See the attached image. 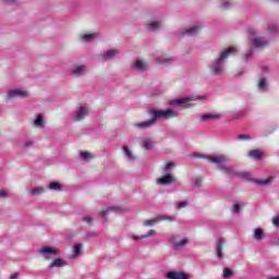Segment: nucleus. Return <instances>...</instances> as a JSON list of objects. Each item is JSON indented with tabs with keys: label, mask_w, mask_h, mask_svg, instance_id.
Wrapping results in <instances>:
<instances>
[{
	"label": "nucleus",
	"mask_w": 279,
	"mask_h": 279,
	"mask_svg": "<svg viewBox=\"0 0 279 279\" xmlns=\"http://www.w3.org/2000/svg\"><path fill=\"white\" fill-rule=\"evenodd\" d=\"M143 147L144 149H151L154 147V142H151L149 138H146L143 141Z\"/></svg>",
	"instance_id": "obj_29"
},
{
	"label": "nucleus",
	"mask_w": 279,
	"mask_h": 279,
	"mask_svg": "<svg viewBox=\"0 0 279 279\" xmlns=\"http://www.w3.org/2000/svg\"><path fill=\"white\" fill-rule=\"evenodd\" d=\"M80 39L82 40V43H90V40L95 39V34L80 35Z\"/></svg>",
	"instance_id": "obj_20"
},
{
	"label": "nucleus",
	"mask_w": 279,
	"mask_h": 279,
	"mask_svg": "<svg viewBox=\"0 0 279 279\" xmlns=\"http://www.w3.org/2000/svg\"><path fill=\"white\" fill-rule=\"evenodd\" d=\"M230 5H231L230 2H225V3L222 4V10H229V9H230Z\"/></svg>",
	"instance_id": "obj_44"
},
{
	"label": "nucleus",
	"mask_w": 279,
	"mask_h": 279,
	"mask_svg": "<svg viewBox=\"0 0 279 279\" xmlns=\"http://www.w3.org/2000/svg\"><path fill=\"white\" fill-rule=\"evenodd\" d=\"M0 197H8V192L5 191H0Z\"/></svg>",
	"instance_id": "obj_46"
},
{
	"label": "nucleus",
	"mask_w": 279,
	"mask_h": 279,
	"mask_svg": "<svg viewBox=\"0 0 279 279\" xmlns=\"http://www.w3.org/2000/svg\"><path fill=\"white\" fill-rule=\"evenodd\" d=\"M272 178L269 177L266 180H259L257 181V184H260L262 186H267V184H269L271 182Z\"/></svg>",
	"instance_id": "obj_36"
},
{
	"label": "nucleus",
	"mask_w": 279,
	"mask_h": 279,
	"mask_svg": "<svg viewBox=\"0 0 279 279\" xmlns=\"http://www.w3.org/2000/svg\"><path fill=\"white\" fill-rule=\"evenodd\" d=\"M241 177H242V178H250V173H247V172H242V173H241Z\"/></svg>",
	"instance_id": "obj_48"
},
{
	"label": "nucleus",
	"mask_w": 279,
	"mask_h": 279,
	"mask_svg": "<svg viewBox=\"0 0 279 279\" xmlns=\"http://www.w3.org/2000/svg\"><path fill=\"white\" fill-rule=\"evenodd\" d=\"M248 156H250V158H253L254 160H260V158L263 156V151H260L258 149H253L250 151Z\"/></svg>",
	"instance_id": "obj_18"
},
{
	"label": "nucleus",
	"mask_w": 279,
	"mask_h": 279,
	"mask_svg": "<svg viewBox=\"0 0 279 279\" xmlns=\"http://www.w3.org/2000/svg\"><path fill=\"white\" fill-rule=\"evenodd\" d=\"M171 169H175V163L173 162H168L166 165V167L163 168V173H169V171H171Z\"/></svg>",
	"instance_id": "obj_33"
},
{
	"label": "nucleus",
	"mask_w": 279,
	"mask_h": 279,
	"mask_svg": "<svg viewBox=\"0 0 279 279\" xmlns=\"http://www.w3.org/2000/svg\"><path fill=\"white\" fill-rule=\"evenodd\" d=\"M86 73V66L85 65H76L73 69V74L80 77V75H84Z\"/></svg>",
	"instance_id": "obj_16"
},
{
	"label": "nucleus",
	"mask_w": 279,
	"mask_h": 279,
	"mask_svg": "<svg viewBox=\"0 0 279 279\" xmlns=\"http://www.w3.org/2000/svg\"><path fill=\"white\" fill-rule=\"evenodd\" d=\"M199 29H202L199 26H193L191 28L185 29L182 33V36H195L197 34H199Z\"/></svg>",
	"instance_id": "obj_15"
},
{
	"label": "nucleus",
	"mask_w": 279,
	"mask_h": 279,
	"mask_svg": "<svg viewBox=\"0 0 279 279\" xmlns=\"http://www.w3.org/2000/svg\"><path fill=\"white\" fill-rule=\"evenodd\" d=\"M241 211V205L240 204H234L232 208V213H240Z\"/></svg>",
	"instance_id": "obj_40"
},
{
	"label": "nucleus",
	"mask_w": 279,
	"mask_h": 279,
	"mask_svg": "<svg viewBox=\"0 0 279 279\" xmlns=\"http://www.w3.org/2000/svg\"><path fill=\"white\" fill-rule=\"evenodd\" d=\"M162 221V217H156V218H153V219H149V220H146L144 222V226H155V223H158Z\"/></svg>",
	"instance_id": "obj_27"
},
{
	"label": "nucleus",
	"mask_w": 279,
	"mask_h": 279,
	"mask_svg": "<svg viewBox=\"0 0 279 279\" xmlns=\"http://www.w3.org/2000/svg\"><path fill=\"white\" fill-rule=\"evenodd\" d=\"M209 162H213L214 165H223L226 162L227 158L223 155H219L217 157H207Z\"/></svg>",
	"instance_id": "obj_13"
},
{
	"label": "nucleus",
	"mask_w": 279,
	"mask_h": 279,
	"mask_svg": "<svg viewBox=\"0 0 279 279\" xmlns=\"http://www.w3.org/2000/svg\"><path fill=\"white\" fill-rule=\"evenodd\" d=\"M119 53V50H109L104 54L105 60H112L117 54Z\"/></svg>",
	"instance_id": "obj_22"
},
{
	"label": "nucleus",
	"mask_w": 279,
	"mask_h": 279,
	"mask_svg": "<svg viewBox=\"0 0 279 279\" xmlns=\"http://www.w3.org/2000/svg\"><path fill=\"white\" fill-rule=\"evenodd\" d=\"M125 211V207L123 206H113L107 209H102L100 213L101 215H108V213H123Z\"/></svg>",
	"instance_id": "obj_11"
},
{
	"label": "nucleus",
	"mask_w": 279,
	"mask_h": 279,
	"mask_svg": "<svg viewBox=\"0 0 279 279\" xmlns=\"http://www.w3.org/2000/svg\"><path fill=\"white\" fill-rule=\"evenodd\" d=\"M56 267H66V263L62 258H56L49 265V269H56Z\"/></svg>",
	"instance_id": "obj_14"
},
{
	"label": "nucleus",
	"mask_w": 279,
	"mask_h": 279,
	"mask_svg": "<svg viewBox=\"0 0 279 279\" xmlns=\"http://www.w3.org/2000/svg\"><path fill=\"white\" fill-rule=\"evenodd\" d=\"M268 279H279V277H269Z\"/></svg>",
	"instance_id": "obj_55"
},
{
	"label": "nucleus",
	"mask_w": 279,
	"mask_h": 279,
	"mask_svg": "<svg viewBox=\"0 0 279 279\" xmlns=\"http://www.w3.org/2000/svg\"><path fill=\"white\" fill-rule=\"evenodd\" d=\"M151 125H156V119L154 118L144 122L136 123L135 128H138L140 130H147V128H151Z\"/></svg>",
	"instance_id": "obj_9"
},
{
	"label": "nucleus",
	"mask_w": 279,
	"mask_h": 279,
	"mask_svg": "<svg viewBox=\"0 0 279 279\" xmlns=\"http://www.w3.org/2000/svg\"><path fill=\"white\" fill-rule=\"evenodd\" d=\"M210 119L219 120V119H221V114H219V113H216V114H213V113L203 114L201 117V123H208L210 121Z\"/></svg>",
	"instance_id": "obj_10"
},
{
	"label": "nucleus",
	"mask_w": 279,
	"mask_h": 279,
	"mask_svg": "<svg viewBox=\"0 0 279 279\" xmlns=\"http://www.w3.org/2000/svg\"><path fill=\"white\" fill-rule=\"evenodd\" d=\"M82 254V244L74 245V256H80Z\"/></svg>",
	"instance_id": "obj_35"
},
{
	"label": "nucleus",
	"mask_w": 279,
	"mask_h": 279,
	"mask_svg": "<svg viewBox=\"0 0 279 279\" xmlns=\"http://www.w3.org/2000/svg\"><path fill=\"white\" fill-rule=\"evenodd\" d=\"M175 182V177L171 174H166L157 180V184L160 186H169V184H173Z\"/></svg>",
	"instance_id": "obj_4"
},
{
	"label": "nucleus",
	"mask_w": 279,
	"mask_h": 279,
	"mask_svg": "<svg viewBox=\"0 0 279 279\" xmlns=\"http://www.w3.org/2000/svg\"><path fill=\"white\" fill-rule=\"evenodd\" d=\"M195 99H204V97L198 96L197 98L177 99L173 101V104H177L178 106H182V108H191V104H189V101H193Z\"/></svg>",
	"instance_id": "obj_8"
},
{
	"label": "nucleus",
	"mask_w": 279,
	"mask_h": 279,
	"mask_svg": "<svg viewBox=\"0 0 279 279\" xmlns=\"http://www.w3.org/2000/svg\"><path fill=\"white\" fill-rule=\"evenodd\" d=\"M277 3H279V0H275Z\"/></svg>",
	"instance_id": "obj_56"
},
{
	"label": "nucleus",
	"mask_w": 279,
	"mask_h": 279,
	"mask_svg": "<svg viewBox=\"0 0 279 279\" xmlns=\"http://www.w3.org/2000/svg\"><path fill=\"white\" fill-rule=\"evenodd\" d=\"M83 221H84L85 223L92 225V223H93V217H90V216H85V217L83 218Z\"/></svg>",
	"instance_id": "obj_41"
},
{
	"label": "nucleus",
	"mask_w": 279,
	"mask_h": 279,
	"mask_svg": "<svg viewBox=\"0 0 279 279\" xmlns=\"http://www.w3.org/2000/svg\"><path fill=\"white\" fill-rule=\"evenodd\" d=\"M154 234H156V230L153 229L146 235H142V236L133 235V240L141 241V239H148L149 236H154Z\"/></svg>",
	"instance_id": "obj_24"
},
{
	"label": "nucleus",
	"mask_w": 279,
	"mask_h": 279,
	"mask_svg": "<svg viewBox=\"0 0 279 279\" xmlns=\"http://www.w3.org/2000/svg\"><path fill=\"white\" fill-rule=\"evenodd\" d=\"M148 29H151V32H156V29H160L162 27V24L160 22H153L150 24H147Z\"/></svg>",
	"instance_id": "obj_26"
},
{
	"label": "nucleus",
	"mask_w": 279,
	"mask_h": 279,
	"mask_svg": "<svg viewBox=\"0 0 279 279\" xmlns=\"http://www.w3.org/2000/svg\"><path fill=\"white\" fill-rule=\"evenodd\" d=\"M226 245V240H223V238H220L217 242H216V254H217V258H223V246Z\"/></svg>",
	"instance_id": "obj_7"
},
{
	"label": "nucleus",
	"mask_w": 279,
	"mask_h": 279,
	"mask_svg": "<svg viewBox=\"0 0 279 279\" xmlns=\"http://www.w3.org/2000/svg\"><path fill=\"white\" fill-rule=\"evenodd\" d=\"M250 56H252V51H250V52H247V53L245 54V60H247V58H250Z\"/></svg>",
	"instance_id": "obj_51"
},
{
	"label": "nucleus",
	"mask_w": 279,
	"mask_h": 279,
	"mask_svg": "<svg viewBox=\"0 0 279 279\" xmlns=\"http://www.w3.org/2000/svg\"><path fill=\"white\" fill-rule=\"evenodd\" d=\"M166 279H189V275L182 271H169L166 274Z\"/></svg>",
	"instance_id": "obj_5"
},
{
	"label": "nucleus",
	"mask_w": 279,
	"mask_h": 279,
	"mask_svg": "<svg viewBox=\"0 0 279 279\" xmlns=\"http://www.w3.org/2000/svg\"><path fill=\"white\" fill-rule=\"evenodd\" d=\"M82 160H93V155L89 151H81Z\"/></svg>",
	"instance_id": "obj_31"
},
{
	"label": "nucleus",
	"mask_w": 279,
	"mask_h": 279,
	"mask_svg": "<svg viewBox=\"0 0 279 279\" xmlns=\"http://www.w3.org/2000/svg\"><path fill=\"white\" fill-rule=\"evenodd\" d=\"M174 245L177 248L184 247L185 245H189V239H182L178 242H174Z\"/></svg>",
	"instance_id": "obj_30"
},
{
	"label": "nucleus",
	"mask_w": 279,
	"mask_h": 279,
	"mask_svg": "<svg viewBox=\"0 0 279 279\" xmlns=\"http://www.w3.org/2000/svg\"><path fill=\"white\" fill-rule=\"evenodd\" d=\"M165 62H167V60H158V63H159V64H162V63H165Z\"/></svg>",
	"instance_id": "obj_53"
},
{
	"label": "nucleus",
	"mask_w": 279,
	"mask_h": 279,
	"mask_svg": "<svg viewBox=\"0 0 279 279\" xmlns=\"http://www.w3.org/2000/svg\"><path fill=\"white\" fill-rule=\"evenodd\" d=\"M88 114V108L86 107H80V109L76 112L75 121H83L84 117Z\"/></svg>",
	"instance_id": "obj_12"
},
{
	"label": "nucleus",
	"mask_w": 279,
	"mask_h": 279,
	"mask_svg": "<svg viewBox=\"0 0 279 279\" xmlns=\"http://www.w3.org/2000/svg\"><path fill=\"white\" fill-rule=\"evenodd\" d=\"M238 141H252V137L250 135L240 134L238 135Z\"/></svg>",
	"instance_id": "obj_39"
},
{
	"label": "nucleus",
	"mask_w": 279,
	"mask_h": 279,
	"mask_svg": "<svg viewBox=\"0 0 279 279\" xmlns=\"http://www.w3.org/2000/svg\"><path fill=\"white\" fill-rule=\"evenodd\" d=\"M39 254H41L43 258L46 260H53V256H60V250L53 246H44L39 250Z\"/></svg>",
	"instance_id": "obj_3"
},
{
	"label": "nucleus",
	"mask_w": 279,
	"mask_h": 279,
	"mask_svg": "<svg viewBox=\"0 0 279 279\" xmlns=\"http://www.w3.org/2000/svg\"><path fill=\"white\" fill-rule=\"evenodd\" d=\"M222 171H223L225 173H227V175H230L232 169H230V168H228V167H225V168H222Z\"/></svg>",
	"instance_id": "obj_45"
},
{
	"label": "nucleus",
	"mask_w": 279,
	"mask_h": 279,
	"mask_svg": "<svg viewBox=\"0 0 279 279\" xmlns=\"http://www.w3.org/2000/svg\"><path fill=\"white\" fill-rule=\"evenodd\" d=\"M272 226H276V228L279 227V216H276L275 218H272Z\"/></svg>",
	"instance_id": "obj_42"
},
{
	"label": "nucleus",
	"mask_w": 279,
	"mask_h": 279,
	"mask_svg": "<svg viewBox=\"0 0 279 279\" xmlns=\"http://www.w3.org/2000/svg\"><path fill=\"white\" fill-rule=\"evenodd\" d=\"M265 86H267V81L265 78H260L258 82V88L263 90L265 89Z\"/></svg>",
	"instance_id": "obj_37"
},
{
	"label": "nucleus",
	"mask_w": 279,
	"mask_h": 279,
	"mask_svg": "<svg viewBox=\"0 0 279 279\" xmlns=\"http://www.w3.org/2000/svg\"><path fill=\"white\" fill-rule=\"evenodd\" d=\"M195 184H196V186H199V184H202V179H196Z\"/></svg>",
	"instance_id": "obj_49"
},
{
	"label": "nucleus",
	"mask_w": 279,
	"mask_h": 279,
	"mask_svg": "<svg viewBox=\"0 0 279 279\" xmlns=\"http://www.w3.org/2000/svg\"><path fill=\"white\" fill-rule=\"evenodd\" d=\"M248 34L255 35L256 33L254 32L253 28H250V29H248Z\"/></svg>",
	"instance_id": "obj_50"
},
{
	"label": "nucleus",
	"mask_w": 279,
	"mask_h": 279,
	"mask_svg": "<svg viewBox=\"0 0 279 279\" xmlns=\"http://www.w3.org/2000/svg\"><path fill=\"white\" fill-rule=\"evenodd\" d=\"M31 193L32 195H43V193H45V187H34Z\"/></svg>",
	"instance_id": "obj_32"
},
{
	"label": "nucleus",
	"mask_w": 279,
	"mask_h": 279,
	"mask_svg": "<svg viewBox=\"0 0 279 279\" xmlns=\"http://www.w3.org/2000/svg\"><path fill=\"white\" fill-rule=\"evenodd\" d=\"M27 92L23 89L10 90L7 95V99H14V97H27Z\"/></svg>",
	"instance_id": "obj_6"
},
{
	"label": "nucleus",
	"mask_w": 279,
	"mask_h": 279,
	"mask_svg": "<svg viewBox=\"0 0 279 279\" xmlns=\"http://www.w3.org/2000/svg\"><path fill=\"white\" fill-rule=\"evenodd\" d=\"M122 149H123L124 156H126L128 160H136V157H134V155L132 154L131 149L128 148V146H123Z\"/></svg>",
	"instance_id": "obj_21"
},
{
	"label": "nucleus",
	"mask_w": 279,
	"mask_h": 279,
	"mask_svg": "<svg viewBox=\"0 0 279 279\" xmlns=\"http://www.w3.org/2000/svg\"><path fill=\"white\" fill-rule=\"evenodd\" d=\"M189 206V201H181L177 205V209L181 210V208H186Z\"/></svg>",
	"instance_id": "obj_34"
},
{
	"label": "nucleus",
	"mask_w": 279,
	"mask_h": 279,
	"mask_svg": "<svg viewBox=\"0 0 279 279\" xmlns=\"http://www.w3.org/2000/svg\"><path fill=\"white\" fill-rule=\"evenodd\" d=\"M235 47H230L227 50L222 51L220 57L215 62V65L211 68L213 75H219L221 71H223V60H227V58H230V56H234L236 53Z\"/></svg>",
	"instance_id": "obj_1"
},
{
	"label": "nucleus",
	"mask_w": 279,
	"mask_h": 279,
	"mask_svg": "<svg viewBox=\"0 0 279 279\" xmlns=\"http://www.w3.org/2000/svg\"><path fill=\"white\" fill-rule=\"evenodd\" d=\"M135 69H138V71H145L146 65L143 62V60H136L134 63Z\"/></svg>",
	"instance_id": "obj_28"
},
{
	"label": "nucleus",
	"mask_w": 279,
	"mask_h": 279,
	"mask_svg": "<svg viewBox=\"0 0 279 279\" xmlns=\"http://www.w3.org/2000/svg\"><path fill=\"white\" fill-rule=\"evenodd\" d=\"M34 125L36 128H45V122L43 120V114H38L37 118L34 121Z\"/></svg>",
	"instance_id": "obj_23"
},
{
	"label": "nucleus",
	"mask_w": 279,
	"mask_h": 279,
	"mask_svg": "<svg viewBox=\"0 0 279 279\" xmlns=\"http://www.w3.org/2000/svg\"><path fill=\"white\" fill-rule=\"evenodd\" d=\"M223 278H232V270L230 268L223 269Z\"/></svg>",
	"instance_id": "obj_38"
},
{
	"label": "nucleus",
	"mask_w": 279,
	"mask_h": 279,
	"mask_svg": "<svg viewBox=\"0 0 279 279\" xmlns=\"http://www.w3.org/2000/svg\"><path fill=\"white\" fill-rule=\"evenodd\" d=\"M149 117H151L153 119H155V123H156V119H174V117H178V112H175L172 109H167V110H149L148 111Z\"/></svg>",
	"instance_id": "obj_2"
},
{
	"label": "nucleus",
	"mask_w": 279,
	"mask_h": 279,
	"mask_svg": "<svg viewBox=\"0 0 279 279\" xmlns=\"http://www.w3.org/2000/svg\"><path fill=\"white\" fill-rule=\"evenodd\" d=\"M31 145H33L32 142H26V143H25V147H29Z\"/></svg>",
	"instance_id": "obj_52"
},
{
	"label": "nucleus",
	"mask_w": 279,
	"mask_h": 279,
	"mask_svg": "<svg viewBox=\"0 0 279 279\" xmlns=\"http://www.w3.org/2000/svg\"><path fill=\"white\" fill-rule=\"evenodd\" d=\"M253 47H267V40L263 39L262 37H257L253 40Z\"/></svg>",
	"instance_id": "obj_17"
},
{
	"label": "nucleus",
	"mask_w": 279,
	"mask_h": 279,
	"mask_svg": "<svg viewBox=\"0 0 279 279\" xmlns=\"http://www.w3.org/2000/svg\"><path fill=\"white\" fill-rule=\"evenodd\" d=\"M263 236H265V231L263 229L257 228L254 231V239L255 241H263Z\"/></svg>",
	"instance_id": "obj_19"
},
{
	"label": "nucleus",
	"mask_w": 279,
	"mask_h": 279,
	"mask_svg": "<svg viewBox=\"0 0 279 279\" xmlns=\"http://www.w3.org/2000/svg\"><path fill=\"white\" fill-rule=\"evenodd\" d=\"M275 245H279V239L275 241Z\"/></svg>",
	"instance_id": "obj_54"
},
{
	"label": "nucleus",
	"mask_w": 279,
	"mask_h": 279,
	"mask_svg": "<svg viewBox=\"0 0 279 279\" xmlns=\"http://www.w3.org/2000/svg\"><path fill=\"white\" fill-rule=\"evenodd\" d=\"M268 32H270V34H274L275 32H278V26H269Z\"/></svg>",
	"instance_id": "obj_43"
},
{
	"label": "nucleus",
	"mask_w": 279,
	"mask_h": 279,
	"mask_svg": "<svg viewBox=\"0 0 279 279\" xmlns=\"http://www.w3.org/2000/svg\"><path fill=\"white\" fill-rule=\"evenodd\" d=\"M19 278V272H13L10 277V279H16Z\"/></svg>",
	"instance_id": "obj_47"
},
{
	"label": "nucleus",
	"mask_w": 279,
	"mask_h": 279,
	"mask_svg": "<svg viewBox=\"0 0 279 279\" xmlns=\"http://www.w3.org/2000/svg\"><path fill=\"white\" fill-rule=\"evenodd\" d=\"M48 189L50 191H62V184H60L59 182H51L49 185H48Z\"/></svg>",
	"instance_id": "obj_25"
}]
</instances>
